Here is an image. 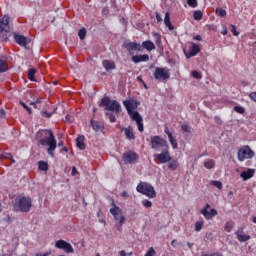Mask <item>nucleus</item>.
I'll use <instances>...</instances> for the list:
<instances>
[{
	"label": "nucleus",
	"instance_id": "obj_55",
	"mask_svg": "<svg viewBox=\"0 0 256 256\" xmlns=\"http://www.w3.org/2000/svg\"><path fill=\"white\" fill-rule=\"evenodd\" d=\"M65 121H66V123H73V120H71V115L67 114L65 116Z\"/></svg>",
	"mask_w": 256,
	"mask_h": 256
},
{
	"label": "nucleus",
	"instance_id": "obj_27",
	"mask_svg": "<svg viewBox=\"0 0 256 256\" xmlns=\"http://www.w3.org/2000/svg\"><path fill=\"white\" fill-rule=\"evenodd\" d=\"M76 145L80 151H85V136H78L76 138Z\"/></svg>",
	"mask_w": 256,
	"mask_h": 256
},
{
	"label": "nucleus",
	"instance_id": "obj_41",
	"mask_svg": "<svg viewBox=\"0 0 256 256\" xmlns=\"http://www.w3.org/2000/svg\"><path fill=\"white\" fill-rule=\"evenodd\" d=\"M86 36H87V30L85 28H82L78 31V37L80 39H85Z\"/></svg>",
	"mask_w": 256,
	"mask_h": 256
},
{
	"label": "nucleus",
	"instance_id": "obj_3",
	"mask_svg": "<svg viewBox=\"0 0 256 256\" xmlns=\"http://www.w3.org/2000/svg\"><path fill=\"white\" fill-rule=\"evenodd\" d=\"M136 191L141 193V195H145L149 199H155V197H157L155 187L148 182H140L136 187Z\"/></svg>",
	"mask_w": 256,
	"mask_h": 256
},
{
	"label": "nucleus",
	"instance_id": "obj_30",
	"mask_svg": "<svg viewBox=\"0 0 256 256\" xmlns=\"http://www.w3.org/2000/svg\"><path fill=\"white\" fill-rule=\"evenodd\" d=\"M38 169L40 171H49V164L45 161L38 162Z\"/></svg>",
	"mask_w": 256,
	"mask_h": 256
},
{
	"label": "nucleus",
	"instance_id": "obj_56",
	"mask_svg": "<svg viewBox=\"0 0 256 256\" xmlns=\"http://www.w3.org/2000/svg\"><path fill=\"white\" fill-rule=\"evenodd\" d=\"M39 103H41V98H37L35 102H31L30 105H33L34 107L36 105H39Z\"/></svg>",
	"mask_w": 256,
	"mask_h": 256
},
{
	"label": "nucleus",
	"instance_id": "obj_17",
	"mask_svg": "<svg viewBox=\"0 0 256 256\" xmlns=\"http://www.w3.org/2000/svg\"><path fill=\"white\" fill-rule=\"evenodd\" d=\"M201 215H203L204 219H206V221H211V219H213V217H217V215L219 214V212H217L216 209L211 208L210 211L209 210H201L200 211Z\"/></svg>",
	"mask_w": 256,
	"mask_h": 256
},
{
	"label": "nucleus",
	"instance_id": "obj_47",
	"mask_svg": "<svg viewBox=\"0 0 256 256\" xmlns=\"http://www.w3.org/2000/svg\"><path fill=\"white\" fill-rule=\"evenodd\" d=\"M156 254L157 252H155V249L153 247H150L144 256H153Z\"/></svg>",
	"mask_w": 256,
	"mask_h": 256
},
{
	"label": "nucleus",
	"instance_id": "obj_19",
	"mask_svg": "<svg viewBox=\"0 0 256 256\" xmlns=\"http://www.w3.org/2000/svg\"><path fill=\"white\" fill-rule=\"evenodd\" d=\"M164 133L168 136V139H169V142H170L172 148H173V149H178L179 144L177 143V138H175V137L173 136V133H171V131H169V128H168V127H166V128L164 129Z\"/></svg>",
	"mask_w": 256,
	"mask_h": 256
},
{
	"label": "nucleus",
	"instance_id": "obj_16",
	"mask_svg": "<svg viewBox=\"0 0 256 256\" xmlns=\"http://www.w3.org/2000/svg\"><path fill=\"white\" fill-rule=\"evenodd\" d=\"M123 47L127 49V51H143V47L137 42H125Z\"/></svg>",
	"mask_w": 256,
	"mask_h": 256
},
{
	"label": "nucleus",
	"instance_id": "obj_57",
	"mask_svg": "<svg viewBox=\"0 0 256 256\" xmlns=\"http://www.w3.org/2000/svg\"><path fill=\"white\" fill-rule=\"evenodd\" d=\"M156 20L159 22L163 21V18H161V14L159 12H156Z\"/></svg>",
	"mask_w": 256,
	"mask_h": 256
},
{
	"label": "nucleus",
	"instance_id": "obj_38",
	"mask_svg": "<svg viewBox=\"0 0 256 256\" xmlns=\"http://www.w3.org/2000/svg\"><path fill=\"white\" fill-rule=\"evenodd\" d=\"M224 230H225L227 233H231V231H233V223H231V222H226L225 225H224Z\"/></svg>",
	"mask_w": 256,
	"mask_h": 256
},
{
	"label": "nucleus",
	"instance_id": "obj_13",
	"mask_svg": "<svg viewBox=\"0 0 256 256\" xmlns=\"http://www.w3.org/2000/svg\"><path fill=\"white\" fill-rule=\"evenodd\" d=\"M191 46L189 47V51L185 52L186 59H191V57H196V55H199L201 53V47H199L198 44H195L194 42H190Z\"/></svg>",
	"mask_w": 256,
	"mask_h": 256
},
{
	"label": "nucleus",
	"instance_id": "obj_63",
	"mask_svg": "<svg viewBox=\"0 0 256 256\" xmlns=\"http://www.w3.org/2000/svg\"><path fill=\"white\" fill-rule=\"evenodd\" d=\"M119 255L120 256H127V253L125 252V250H122L119 252Z\"/></svg>",
	"mask_w": 256,
	"mask_h": 256
},
{
	"label": "nucleus",
	"instance_id": "obj_33",
	"mask_svg": "<svg viewBox=\"0 0 256 256\" xmlns=\"http://www.w3.org/2000/svg\"><path fill=\"white\" fill-rule=\"evenodd\" d=\"M193 18L195 21H201L203 19V12L201 10L194 11Z\"/></svg>",
	"mask_w": 256,
	"mask_h": 256
},
{
	"label": "nucleus",
	"instance_id": "obj_45",
	"mask_svg": "<svg viewBox=\"0 0 256 256\" xmlns=\"http://www.w3.org/2000/svg\"><path fill=\"white\" fill-rule=\"evenodd\" d=\"M234 111H236V113H239L240 115H243V113H245V108H243L242 106H235Z\"/></svg>",
	"mask_w": 256,
	"mask_h": 256
},
{
	"label": "nucleus",
	"instance_id": "obj_25",
	"mask_svg": "<svg viewBox=\"0 0 256 256\" xmlns=\"http://www.w3.org/2000/svg\"><path fill=\"white\" fill-rule=\"evenodd\" d=\"M122 131H124L128 141H135V133H133V129H131V127L124 128Z\"/></svg>",
	"mask_w": 256,
	"mask_h": 256
},
{
	"label": "nucleus",
	"instance_id": "obj_51",
	"mask_svg": "<svg viewBox=\"0 0 256 256\" xmlns=\"http://www.w3.org/2000/svg\"><path fill=\"white\" fill-rule=\"evenodd\" d=\"M20 105H22L26 109V111H28L29 115H31V108H29V106H27L25 102L20 101Z\"/></svg>",
	"mask_w": 256,
	"mask_h": 256
},
{
	"label": "nucleus",
	"instance_id": "obj_23",
	"mask_svg": "<svg viewBox=\"0 0 256 256\" xmlns=\"http://www.w3.org/2000/svg\"><path fill=\"white\" fill-rule=\"evenodd\" d=\"M90 125L93 131H96V132L103 131V129H105V125H103V123L99 121L92 120L90 121Z\"/></svg>",
	"mask_w": 256,
	"mask_h": 256
},
{
	"label": "nucleus",
	"instance_id": "obj_26",
	"mask_svg": "<svg viewBox=\"0 0 256 256\" xmlns=\"http://www.w3.org/2000/svg\"><path fill=\"white\" fill-rule=\"evenodd\" d=\"M164 24L169 29V31H173V29H175V26H173V24L171 23V17L169 12L165 13Z\"/></svg>",
	"mask_w": 256,
	"mask_h": 256
},
{
	"label": "nucleus",
	"instance_id": "obj_14",
	"mask_svg": "<svg viewBox=\"0 0 256 256\" xmlns=\"http://www.w3.org/2000/svg\"><path fill=\"white\" fill-rule=\"evenodd\" d=\"M13 37L15 43H17V45L20 47H27V45H29V38L25 37L24 35L14 32Z\"/></svg>",
	"mask_w": 256,
	"mask_h": 256
},
{
	"label": "nucleus",
	"instance_id": "obj_34",
	"mask_svg": "<svg viewBox=\"0 0 256 256\" xmlns=\"http://www.w3.org/2000/svg\"><path fill=\"white\" fill-rule=\"evenodd\" d=\"M37 73V70L34 68H31L28 70V79L29 81H35V74Z\"/></svg>",
	"mask_w": 256,
	"mask_h": 256
},
{
	"label": "nucleus",
	"instance_id": "obj_53",
	"mask_svg": "<svg viewBox=\"0 0 256 256\" xmlns=\"http://www.w3.org/2000/svg\"><path fill=\"white\" fill-rule=\"evenodd\" d=\"M227 33H229V31L227 30V27L225 25L222 26V31L221 34L222 35H227Z\"/></svg>",
	"mask_w": 256,
	"mask_h": 256
},
{
	"label": "nucleus",
	"instance_id": "obj_52",
	"mask_svg": "<svg viewBox=\"0 0 256 256\" xmlns=\"http://www.w3.org/2000/svg\"><path fill=\"white\" fill-rule=\"evenodd\" d=\"M214 121H215V123H216L217 125H221V123H222L221 117H219V116H215V117H214Z\"/></svg>",
	"mask_w": 256,
	"mask_h": 256
},
{
	"label": "nucleus",
	"instance_id": "obj_35",
	"mask_svg": "<svg viewBox=\"0 0 256 256\" xmlns=\"http://www.w3.org/2000/svg\"><path fill=\"white\" fill-rule=\"evenodd\" d=\"M152 37H154V41L156 43V45H161V34L157 33V32H152Z\"/></svg>",
	"mask_w": 256,
	"mask_h": 256
},
{
	"label": "nucleus",
	"instance_id": "obj_50",
	"mask_svg": "<svg viewBox=\"0 0 256 256\" xmlns=\"http://www.w3.org/2000/svg\"><path fill=\"white\" fill-rule=\"evenodd\" d=\"M42 115H43V117H46V119H51V117H53V113H50L47 111H43Z\"/></svg>",
	"mask_w": 256,
	"mask_h": 256
},
{
	"label": "nucleus",
	"instance_id": "obj_36",
	"mask_svg": "<svg viewBox=\"0 0 256 256\" xmlns=\"http://www.w3.org/2000/svg\"><path fill=\"white\" fill-rule=\"evenodd\" d=\"M204 167H205V169H213V167H215V161H213V160L205 161Z\"/></svg>",
	"mask_w": 256,
	"mask_h": 256
},
{
	"label": "nucleus",
	"instance_id": "obj_60",
	"mask_svg": "<svg viewBox=\"0 0 256 256\" xmlns=\"http://www.w3.org/2000/svg\"><path fill=\"white\" fill-rule=\"evenodd\" d=\"M171 245L172 247H177V245H179V243L177 242V239L172 240Z\"/></svg>",
	"mask_w": 256,
	"mask_h": 256
},
{
	"label": "nucleus",
	"instance_id": "obj_49",
	"mask_svg": "<svg viewBox=\"0 0 256 256\" xmlns=\"http://www.w3.org/2000/svg\"><path fill=\"white\" fill-rule=\"evenodd\" d=\"M244 231H245V227H239V228L237 229L235 235H236L237 237H239V235H243Z\"/></svg>",
	"mask_w": 256,
	"mask_h": 256
},
{
	"label": "nucleus",
	"instance_id": "obj_44",
	"mask_svg": "<svg viewBox=\"0 0 256 256\" xmlns=\"http://www.w3.org/2000/svg\"><path fill=\"white\" fill-rule=\"evenodd\" d=\"M231 29V33H233L234 37H239V32L237 31V27L233 24L230 25Z\"/></svg>",
	"mask_w": 256,
	"mask_h": 256
},
{
	"label": "nucleus",
	"instance_id": "obj_10",
	"mask_svg": "<svg viewBox=\"0 0 256 256\" xmlns=\"http://www.w3.org/2000/svg\"><path fill=\"white\" fill-rule=\"evenodd\" d=\"M153 75L156 81H167V79L171 78V73L166 67L155 68Z\"/></svg>",
	"mask_w": 256,
	"mask_h": 256
},
{
	"label": "nucleus",
	"instance_id": "obj_37",
	"mask_svg": "<svg viewBox=\"0 0 256 256\" xmlns=\"http://www.w3.org/2000/svg\"><path fill=\"white\" fill-rule=\"evenodd\" d=\"M106 117L109 118L110 123H115L117 121V118L115 117V112L106 113Z\"/></svg>",
	"mask_w": 256,
	"mask_h": 256
},
{
	"label": "nucleus",
	"instance_id": "obj_48",
	"mask_svg": "<svg viewBox=\"0 0 256 256\" xmlns=\"http://www.w3.org/2000/svg\"><path fill=\"white\" fill-rule=\"evenodd\" d=\"M192 77H194V79H201L203 76L201 73L197 72V70H194L192 71Z\"/></svg>",
	"mask_w": 256,
	"mask_h": 256
},
{
	"label": "nucleus",
	"instance_id": "obj_54",
	"mask_svg": "<svg viewBox=\"0 0 256 256\" xmlns=\"http://www.w3.org/2000/svg\"><path fill=\"white\" fill-rule=\"evenodd\" d=\"M102 14L105 15V16H108L109 15V8L108 7H104L102 9Z\"/></svg>",
	"mask_w": 256,
	"mask_h": 256
},
{
	"label": "nucleus",
	"instance_id": "obj_24",
	"mask_svg": "<svg viewBox=\"0 0 256 256\" xmlns=\"http://www.w3.org/2000/svg\"><path fill=\"white\" fill-rule=\"evenodd\" d=\"M253 175H255V170L248 168L247 171L241 172L240 177L243 178V181H248Z\"/></svg>",
	"mask_w": 256,
	"mask_h": 256
},
{
	"label": "nucleus",
	"instance_id": "obj_59",
	"mask_svg": "<svg viewBox=\"0 0 256 256\" xmlns=\"http://www.w3.org/2000/svg\"><path fill=\"white\" fill-rule=\"evenodd\" d=\"M78 171H77V168L76 167H73L72 168V176L75 177V175H78Z\"/></svg>",
	"mask_w": 256,
	"mask_h": 256
},
{
	"label": "nucleus",
	"instance_id": "obj_12",
	"mask_svg": "<svg viewBox=\"0 0 256 256\" xmlns=\"http://www.w3.org/2000/svg\"><path fill=\"white\" fill-rule=\"evenodd\" d=\"M55 247L56 249H62L65 253H75V249H73L71 243L62 239L55 242Z\"/></svg>",
	"mask_w": 256,
	"mask_h": 256
},
{
	"label": "nucleus",
	"instance_id": "obj_6",
	"mask_svg": "<svg viewBox=\"0 0 256 256\" xmlns=\"http://www.w3.org/2000/svg\"><path fill=\"white\" fill-rule=\"evenodd\" d=\"M123 105L130 118L134 117L135 114H139L137 108L139 107V105H141V102H139L138 100L130 98L128 100H124Z\"/></svg>",
	"mask_w": 256,
	"mask_h": 256
},
{
	"label": "nucleus",
	"instance_id": "obj_4",
	"mask_svg": "<svg viewBox=\"0 0 256 256\" xmlns=\"http://www.w3.org/2000/svg\"><path fill=\"white\" fill-rule=\"evenodd\" d=\"M33 207V201L31 197L22 196L19 198L18 203L14 205L15 211H21V213H29Z\"/></svg>",
	"mask_w": 256,
	"mask_h": 256
},
{
	"label": "nucleus",
	"instance_id": "obj_2",
	"mask_svg": "<svg viewBox=\"0 0 256 256\" xmlns=\"http://www.w3.org/2000/svg\"><path fill=\"white\" fill-rule=\"evenodd\" d=\"M99 107H105L106 111H112V113H115L116 115L121 113V104L117 102V100L111 101L109 97H103Z\"/></svg>",
	"mask_w": 256,
	"mask_h": 256
},
{
	"label": "nucleus",
	"instance_id": "obj_42",
	"mask_svg": "<svg viewBox=\"0 0 256 256\" xmlns=\"http://www.w3.org/2000/svg\"><path fill=\"white\" fill-rule=\"evenodd\" d=\"M181 129L183 133H191V126L189 124H182Z\"/></svg>",
	"mask_w": 256,
	"mask_h": 256
},
{
	"label": "nucleus",
	"instance_id": "obj_61",
	"mask_svg": "<svg viewBox=\"0 0 256 256\" xmlns=\"http://www.w3.org/2000/svg\"><path fill=\"white\" fill-rule=\"evenodd\" d=\"M194 40L195 41H202L201 35L197 34L196 36H194Z\"/></svg>",
	"mask_w": 256,
	"mask_h": 256
},
{
	"label": "nucleus",
	"instance_id": "obj_28",
	"mask_svg": "<svg viewBox=\"0 0 256 256\" xmlns=\"http://www.w3.org/2000/svg\"><path fill=\"white\" fill-rule=\"evenodd\" d=\"M178 167H179V162H178L177 160H171V161H169V163H168V169H169L170 171H177Z\"/></svg>",
	"mask_w": 256,
	"mask_h": 256
},
{
	"label": "nucleus",
	"instance_id": "obj_22",
	"mask_svg": "<svg viewBox=\"0 0 256 256\" xmlns=\"http://www.w3.org/2000/svg\"><path fill=\"white\" fill-rule=\"evenodd\" d=\"M142 49H146V51H155V43L151 40L143 41L141 44Z\"/></svg>",
	"mask_w": 256,
	"mask_h": 256
},
{
	"label": "nucleus",
	"instance_id": "obj_1",
	"mask_svg": "<svg viewBox=\"0 0 256 256\" xmlns=\"http://www.w3.org/2000/svg\"><path fill=\"white\" fill-rule=\"evenodd\" d=\"M36 139L42 147L48 145L47 153H49L51 157H55L54 151L57 149V140L55 139L53 131L49 129L39 130L36 134Z\"/></svg>",
	"mask_w": 256,
	"mask_h": 256
},
{
	"label": "nucleus",
	"instance_id": "obj_21",
	"mask_svg": "<svg viewBox=\"0 0 256 256\" xmlns=\"http://www.w3.org/2000/svg\"><path fill=\"white\" fill-rule=\"evenodd\" d=\"M102 65L106 71H113V70L117 69V66L111 60H103Z\"/></svg>",
	"mask_w": 256,
	"mask_h": 256
},
{
	"label": "nucleus",
	"instance_id": "obj_7",
	"mask_svg": "<svg viewBox=\"0 0 256 256\" xmlns=\"http://www.w3.org/2000/svg\"><path fill=\"white\" fill-rule=\"evenodd\" d=\"M255 157V152L249 147V145H244L238 149L237 159L241 163L246 161V159H253Z\"/></svg>",
	"mask_w": 256,
	"mask_h": 256
},
{
	"label": "nucleus",
	"instance_id": "obj_31",
	"mask_svg": "<svg viewBox=\"0 0 256 256\" xmlns=\"http://www.w3.org/2000/svg\"><path fill=\"white\" fill-rule=\"evenodd\" d=\"M203 225H205V221H203V220L196 221L195 225H194V231L199 233V231H201V229H203Z\"/></svg>",
	"mask_w": 256,
	"mask_h": 256
},
{
	"label": "nucleus",
	"instance_id": "obj_39",
	"mask_svg": "<svg viewBox=\"0 0 256 256\" xmlns=\"http://www.w3.org/2000/svg\"><path fill=\"white\" fill-rule=\"evenodd\" d=\"M210 185H213L214 187H217V189H223V183H221V181L212 180L210 182Z\"/></svg>",
	"mask_w": 256,
	"mask_h": 256
},
{
	"label": "nucleus",
	"instance_id": "obj_58",
	"mask_svg": "<svg viewBox=\"0 0 256 256\" xmlns=\"http://www.w3.org/2000/svg\"><path fill=\"white\" fill-rule=\"evenodd\" d=\"M209 209H211V204L207 203L201 211H209Z\"/></svg>",
	"mask_w": 256,
	"mask_h": 256
},
{
	"label": "nucleus",
	"instance_id": "obj_29",
	"mask_svg": "<svg viewBox=\"0 0 256 256\" xmlns=\"http://www.w3.org/2000/svg\"><path fill=\"white\" fill-rule=\"evenodd\" d=\"M7 71H9L7 61L0 59V73H7Z\"/></svg>",
	"mask_w": 256,
	"mask_h": 256
},
{
	"label": "nucleus",
	"instance_id": "obj_11",
	"mask_svg": "<svg viewBox=\"0 0 256 256\" xmlns=\"http://www.w3.org/2000/svg\"><path fill=\"white\" fill-rule=\"evenodd\" d=\"M154 159H158V161L162 164L169 163L171 161V153L169 152V146L164 148L160 154H154Z\"/></svg>",
	"mask_w": 256,
	"mask_h": 256
},
{
	"label": "nucleus",
	"instance_id": "obj_43",
	"mask_svg": "<svg viewBox=\"0 0 256 256\" xmlns=\"http://www.w3.org/2000/svg\"><path fill=\"white\" fill-rule=\"evenodd\" d=\"M142 205H143L146 209H149V208L153 207V202H151L150 200H143V201H142Z\"/></svg>",
	"mask_w": 256,
	"mask_h": 256
},
{
	"label": "nucleus",
	"instance_id": "obj_5",
	"mask_svg": "<svg viewBox=\"0 0 256 256\" xmlns=\"http://www.w3.org/2000/svg\"><path fill=\"white\" fill-rule=\"evenodd\" d=\"M9 31H11V26L9 25V16L4 15L0 19V39L1 41H9V38L7 35L9 34Z\"/></svg>",
	"mask_w": 256,
	"mask_h": 256
},
{
	"label": "nucleus",
	"instance_id": "obj_32",
	"mask_svg": "<svg viewBox=\"0 0 256 256\" xmlns=\"http://www.w3.org/2000/svg\"><path fill=\"white\" fill-rule=\"evenodd\" d=\"M238 241H240V243H245L246 241H249V239H251V236L248 234H240L237 236Z\"/></svg>",
	"mask_w": 256,
	"mask_h": 256
},
{
	"label": "nucleus",
	"instance_id": "obj_40",
	"mask_svg": "<svg viewBox=\"0 0 256 256\" xmlns=\"http://www.w3.org/2000/svg\"><path fill=\"white\" fill-rule=\"evenodd\" d=\"M216 15L219 17H225L227 15V11H225L223 8H218L216 9Z\"/></svg>",
	"mask_w": 256,
	"mask_h": 256
},
{
	"label": "nucleus",
	"instance_id": "obj_9",
	"mask_svg": "<svg viewBox=\"0 0 256 256\" xmlns=\"http://www.w3.org/2000/svg\"><path fill=\"white\" fill-rule=\"evenodd\" d=\"M110 213L113 215L114 220L119 222L120 227L125 224V216H123V210H121V208H119V206H117L114 201L112 202Z\"/></svg>",
	"mask_w": 256,
	"mask_h": 256
},
{
	"label": "nucleus",
	"instance_id": "obj_18",
	"mask_svg": "<svg viewBox=\"0 0 256 256\" xmlns=\"http://www.w3.org/2000/svg\"><path fill=\"white\" fill-rule=\"evenodd\" d=\"M132 63H147L149 61V54L133 55L131 58Z\"/></svg>",
	"mask_w": 256,
	"mask_h": 256
},
{
	"label": "nucleus",
	"instance_id": "obj_20",
	"mask_svg": "<svg viewBox=\"0 0 256 256\" xmlns=\"http://www.w3.org/2000/svg\"><path fill=\"white\" fill-rule=\"evenodd\" d=\"M131 119L132 121H136L138 131H140V133H143V131H145V127L143 126V117H141V114H134Z\"/></svg>",
	"mask_w": 256,
	"mask_h": 256
},
{
	"label": "nucleus",
	"instance_id": "obj_64",
	"mask_svg": "<svg viewBox=\"0 0 256 256\" xmlns=\"http://www.w3.org/2000/svg\"><path fill=\"white\" fill-rule=\"evenodd\" d=\"M36 256H49V252H46L44 254H36Z\"/></svg>",
	"mask_w": 256,
	"mask_h": 256
},
{
	"label": "nucleus",
	"instance_id": "obj_62",
	"mask_svg": "<svg viewBox=\"0 0 256 256\" xmlns=\"http://www.w3.org/2000/svg\"><path fill=\"white\" fill-rule=\"evenodd\" d=\"M121 197H129V194L126 191H123L121 193Z\"/></svg>",
	"mask_w": 256,
	"mask_h": 256
},
{
	"label": "nucleus",
	"instance_id": "obj_15",
	"mask_svg": "<svg viewBox=\"0 0 256 256\" xmlns=\"http://www.w3.org/2000/svg\"><path fill=\"white\" fill-rule=\"evenodd\" d=\"M138 155L133 152V151H128V152H125L123 155H122V159L124 161V163H135V161H137L138 159Z\"/></svg>",
	"mask_w": 256,
	"mask_h": 256
},
{
	"label": "nucleus",
	"instance_id": "obj_46",
	"mask_svg": "<svg viewBox=\"0 0 256 256\" xmlns=\"http://www.w3.org/2000/svg\"><path fill=\"white\" fill-rule=\"evenodd\" d=\"M187 1V5H189V7H192V9H195V7H197V0H186Z\"/></svg>",
	"mask_w": 256,
	"mask_h": 256
},
{
	"label": "nucleus",
	"instance_id": "obj_8",
	"mask_svg": "<svg viewBox=\"0 0 256 256\" xmlns=\"http://www.w3.org/2000/svg\"><path fill=\"white\" fill-rule=\"evenodd\" d=\"M150 145L151 149L154 151H159V149H167V147H169L167 140L163 139L161 136H151Z\"/></svg>",
	"mask_w": 256,
	"mask_h": 256
}]
</instances>
